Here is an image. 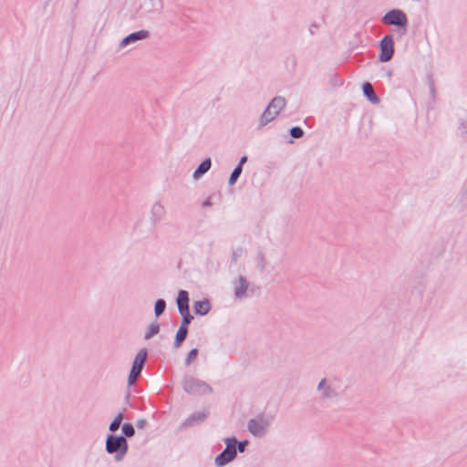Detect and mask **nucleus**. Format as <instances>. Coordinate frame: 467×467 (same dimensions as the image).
Instances as JSON below:
<instances>
[{"label": "nucleus", "mask_w": 467, "mask_h": 467, "mask_svg": "<svg viewBox=\"0 0 467 467\" xmlns=\"http://www.w3.org/2000/svg\"><path fill=\"white\" fill-rule=\"evenodd\" d=\"M273 420V415L258 413L247 421V430L254 437H263L267 433Z\"/></svg>", "instance_id": "nucleus-1"}, {"label": "nucleus", "mask_w": 467, "mask_h": 467, "mask_svg": "<svg viewBox=\"0 0 467 467\" xmlns=\"http://www.w3.org/2000/svg\"><path fill=\"white\" fill-rule=\"evenodd\" d=\"M106 451L115 453L116 461H121L128 451V442L124 436L108 435L106 439Z\"/></svg>", "instance_id": "nucleus-2"}, {"label": "nucleus", "mask_w": 467, "mask_h": 467, "mask_svg": "<svg viewBox=\"0 0 467 467\" xmlns=\"http://www.w3.org/2000/svg\"><path fill=\"white\" fill-rule=\"evenodd\" d=\"M285 99L283 97H275L262 113L259 126L265 127L274 120L279 112L285 107Z\"/></svg>", "instance_id": "nucleus-3"}, {"label": "nucleus", "mask_w": 467, "mask_h": 467, "mask_svg": "<svg viewBox=\"0 0 467 467\" xmlns=\"http://www.w3.org/2000/svg\"><path fill=\"white\" fill-rule=\"evenodd\" d=\"M226 448L215 457L214 463L218 467H223L236 457L237 441L234 437L224 440Z\"/></svg>", "instance_id": "nucleus-4"}, {"label": "nucleus", "mask_w": 467, "mask_h": 467, "mask_svg": "<svg viewBox=\"0 0 467 467\" xmlns=\"http://www.w3.org/2000/svg\"><path fill=\"white\" fill-rule=\"evenodd\" d=\"M182 387L185 392L193 395L208 394L212 392V388L208 384L193 378L184 379Z\"/></svg>", "instance_id": "nucleus-5"}, {"label": "nucleus", "mask_w": 467, "mask_h": 467, "mask_svg": "<svg viewBox=\"0 0 467 467\" xmlns=\"http://www.w3.org/2000/svg\"><path fill=\"white\" fill-rule=\"evenodd\" d=\"M147 359V350L145 348L140 349L133 360V364L128 378V385L132 386L137 378L140 375L143 366Z\"/></svg>", "instance_id": "nucleus-6"}, {"label": "nucleus", "mask_w": 467, "mask_h": 467, "mask_svg": "<svg viewBox=\"0 0 467 467\" xmlns=\"http://www.w3.org/2000/svg\"><path fill=\"white\" fill-rule=\"evenodd\" d=\"M382 22L389 26L405 27L408 20L406 15L401 10L392 9L384 15Z\"/></svg>", "instance_id": "nucleus-7"}, {"label": "nucleus", "mask_w": 467, "mask_h": 467, "mask_svg": "<svg viewBox=\"0 0 467 467\" xmlns=\"http://www.w3.org/2000/svg\"><path fill=\"white\" fill-rule=\"evenodd\" d=\"M380 54H379V61L380 62H388L389 61L394 54V42L393 38L390 35L385 36L379 44Z\"/></svg>", "instance_id": "nucleus-8"}, {"label": "nucleus", "mask_w": 467, "mask_h": 467, "mask_svg": "<svg viewBox=\"0 0 467 467\" xmlns=\"http://www.w3.org/2000/svg\"><path fill=\"white\" fill-rule=\"evenodd\" d=\"M249 282L247 279L243 276L239 275L234 282H233V289H234V295L236 299L238 300H244L249 296L248 290H249Z\"/></svg>", "instance_id": "nucleus-9"}, {"label": "nucleus", "mask_w": 467, "mask_h": 467, "mask_svg": "<svg viewBox=\"0 0 467 467\" xmlns=\"http://www.w3.org/2000/svg\"><path fill=\"white\" fill-rule=\"evenodd\" d=\"M150 36L149 31L147 30H139L137 32H133L127 36H125L119 44V48L122 49L125 47L134 44L140 40H143L148 38Z\"/></svg>", "instance_id": "nucleus-10"}, {"label": "nucleus", "mask_w": 467, "mask_h": 467, "mask_svg": "<svg viewBox=\"0 0 467 467\" xmlns=\"http://www.w3.org/2000/svg\"><path fill=\"white\" fill-rule=\"evenodd\" d=\"M166 218V209L160 202H154L150 210V221L151 223L156 224Z\"/></svg>", "instance_id": "nucleus-11"}, {"label": "nucleus", "mask_w": 467, "mask_h": 467, "mask_svg": "<svg viewBox=\"0 0 467 467\" xmlns=\"http://www.w3.org/2000/svg\"><path fill=\"white\" fill-rule=\"evenodd\" d=\"M317 390L320 391L322 400H329L337 397V392L325 378L319 381Z\"/></svg>", "instance_id": "nucleus-12"}, {"label": "nucleus", "mask_w": 467, "mask_h": 467, "mask_svg": "<svg viewBox=\"0 0 467 467\" xmlns=\"http://www.w3.org/2000/svg\"><path fill=\"white\" fill-rule=\"evenodd\" d=\"M208 416L205 411H197L190 415L182 424V428H188L202 422Z\"/></svg>", "instance_id": "nucleus-13"}, {"label": "nucleus", "mask_w": 467, "mask_h": 467, "mask_svg": "<svg viewBox=\"0 0 467 467\" xmlns=\"http://www.w3.org/2000/svg\"><path fill=\"white\" fill-rule=\"evenodd\" d=\"M177 306L179 312H185V310L189 309V294L185 290H181L178 294L177 297Z\"/></svg>", "instance_id": "nucleus-14"}, {"label": "nucleus", "mask_w": 467, "mask_h": 467, "mask_svg": "<svg viewBox=\"0 0 467 467\" xmlns=\"http://www.w3.org/2000/svg\"><path fill=\"white\" fill-rule=\"evenodd\" d=\"M194 312L200 316L207 315L211 310V303L208 299L196 301L193 305Z\"/></svg>", "instance_id": "nucleus-15"}, {"label": "nucleus", "mask_w": 467, "mask_h": 467, "mask_svg": "<svg viewBox=\"0 0 467 467\" xmlns=\"http://www.w3.org/2000/svg\"><path fill=\"white\" fill-rule=\"evenodd\" d=\"M188 335V327L180 326L179 329L177 330V333L175 335L173 347L175 348H178L182 346L183 341L186 339Z\"/></svg>", "instance_id": "nucleus-16"}, {"label": "nucleus", "mask_w": 467, "mask_h": 467, "mask_svg": "<svg viewBox=\"0 0 467 467\" xmlns=\"http://www.w3.org/2000/svg\"><path fill=\"white\" fill-rule=\"evenodd\" d=\"M363 93L368 98V99L373 104H378L379 99L376 95L374 88L370 83H365L363 85Z\"/></svg>", "instance_id": "nucleus-17"}, {"label": "nucleus", "mask_w": 467, "mask_h": 467, "mask_svg": "<svg viewBox=\"0 0 467 467\" xmlns=\"http://www.w3.org/2000/svg\"><path fill=\"white\" fill-rule=\"evenodd\" d=\"M212 161L210 159H205L193 172V177L198 179L211 169Z\"/></svg>", "instance_id": "nucleus-18"}, {"label": "nucleus", "mask_w": 467, "mask_h": 467, "mask_svg": "<svg viewBox=\"0 0 467 467\" xmlns=\"http://www.w3.org/2000/svg\"><path fill=\"white\" fill-rule=\"evenodd\" d=\"M257 268L260 273H264L266 266V258L262 252H258L254 258Z\"/></svg>", "instance_id": "nucleus-19"}, {"label": "nucleus", "mask_w": 467, "mask_h": 467, "mask_svg": "<svg viewBox=\"0 0 467 467\" xmlns=\"http://www.w3.org/2000/svg\"><path fill=\"white\" fill-rule=\"evenodd\" d=\"M160 331V326L157 323H152L149 326L148 330L146 331L144 335V338L146 340L151 338L155 335H157Z\"/></svg>", "instance_id": "nucleus-20"}, {"label": "nucleus", "mask_w": 467, "mask_h": 467, "mask_svg": "<svg viewBox=\"0 0 467 467\" xmlns=\"http://www.w3.org/2000/svg\"><path fill=\"white\" fill-rule=\"evenodd\" d=\"M166 308V302L163 299H158L154 305V314L156 317L162 315Z\"/></svg>", "instance_id": "nucleus-21"}, {"label": "nucleus", "mask_w": 467, "mask_h": 467, "mask_svg": "<svg viewBox=\"0 0 467 467\" xmlns=\"http://www.w3.org/2000/svg\"><path fill=\"white\" fill-rule=\"evenodd\" d=\"M123 417V413L119 412L113 420V421L109 424V430L112 432L116 431L119 428Z\"/></svg>", "instance_id": "nucleus-22"}, {"label": "nucleus", "mask_w": 467, "mask_h": 467, "mask_svg": "<svg viewBox=\"0 0 467 467\" xmlns=\"http://www.w3.org/2000/svg\"><path fill=\"white\" fill-rule=\"evenodd\" d=\"M182 316V324L181 326L188 327V325L192 322L193 319V317L191 315L190 310L187 309L185 312L182 311L179 312Z\"/></svg>", "instance_id": "nucleus-23"}, {"label": "nucleus", "mask_w": 467, "mask_h": 467, "mask_svg": "<svg viewBox=\"0 0 467 467\" xmlns=\"http://www.w3.org/2000/svg\"><path fill=\"white\" fill-rule=\"evenodd\" d=\"M242 171H243V168H241L240 166H236L234 169V171H232L230 178H229L230 185H234L236 182L237 179L239 178V176L242 173Z\"/></svg>", "instance_id": "nucleus-24"}, {"label": "nucleus", "mask_w": 467, "mask_h": 467, "mask_svg": "<svg viewBox=\"0 0 467 467\" xmlns=\"http://www.w3.org/2000/svg\"><path fill=\"white\" fill-rule=\"evenodd\" d=\"M122 432L126 437H132L135 434L133 425L130 423H124L122 425Z\"/></svg>", "instance_id": "nucleus-25"}, {"label": "nucleus", "mask_w": 467, "mask_h": 467, "mask_svg": "<svg viewBox=\"0 0 467 467\" xmlns=\"http://www.w3.org/2000/svg\"><path fill=\"white\" fill-rule=\"evenodd\" d=\"M290 135L292 138L300 139L304 136V130L296 126L290 129Z\"/></svg>", "instance_id": "nucleus-26"}, {"label": "nucleus", "mask_w": 467, "mask_h": 467, "mask_svg": "<svg viewBox=\"0 0 467 467\" xmlns=\"http://www.w3.org/2000/svg\"><path fill=\"white\" fill-rule=\"evenodd\" d=\"M197 355H198V349H197V348H192V349H191V350L189 351V353H188V355H187L186 358H185V365H186V366L191 365V363L192 362V360H193L194 358H196Z\"/></svg>", "instance_id": "nucleus-27"}, {"label": "nucleus", "mask_w": 467, "mask_h": 467, "mask_svg": "<svg viewBox=\"0 0 467 467\" xmlns=\"http://www.w3.org/2000/svg\"><path fill=\"white\" fill-rule=\"evenodd\" d=\"M244 250L242 247H237L233 251L232 260L234 263H236L238 258L243 255Z\"/></svg>", "instance_id": "nucleus-28"}, {"label": "nucleus", "mask_w": 467, "mask_h": 467, "mask_svg": "<svg viewBox=\"0 0 467 467\" xmlns=\"http://www.w3.org/2000/svg\"><path fill=\"white\" fill-rule=\"evenodd\" d=\"M248 444V441H239L237 442L236 444V451L238 450L239 452H244V450H245V446Z\"/></svg>", "instance_id": "nucleus-29"}, {"label": "nucleus", "mask_w": 467, "mask_h": 467, "mask_svg": "<svg viewBox=\"0 0 467 467\" xmlns=\"http://www.w3.org/2000/svg\"><path fill=\"white\" fill-rule=\"evenodd\" d=\"M146 424H147V421L144 419L139 420L136 422V426L138 429H143L146 426Z\"/></svg>", "instance_id": "nucleus-30"}, {"label": "nucleus", "mask_w": 467, "mask_h": 467, "mask_svg": "<svg viewBox=\"0 0 467 467\" xmlns=\"http://www.w3.org/2000/svg\"><path fill=\"white\" fill-rule=\"evenodd\" d=\"M247 161V157L246 156H243L240 161H239V163L237 166H240L241 168H243V165Z\"/></svg>", "instance_id": "nucleus-31"}, {"label": "nucleus", "mask_w": 467, "mask_h": 467, "mask_svg": "<svg viewBox=\"0 0 467 467\" xmlns=\"http://www.w3.org/2000/svg\"><path fill=\"white\" fill-rule=\"evenodd\" d=\"M212 205V202L210 200H207L205 201L203 203H202V206L203 207H208V206H211Z\"/></svg>", "instance_id": "nucleus-32"}]
</instances>
